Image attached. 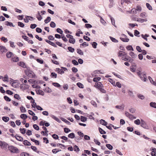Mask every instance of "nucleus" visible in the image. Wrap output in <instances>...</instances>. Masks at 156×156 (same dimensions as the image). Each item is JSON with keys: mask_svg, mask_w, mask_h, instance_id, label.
<instances>
[{"mask_svg": "<svg viewBox=\"0 0 156 156\" xmlns=\"http://www.w3.org/2000/svg\"><path fill=\"white\" fill-rule=\"evenodd\" d=\"M52 85L57 87H59L61 86V85L58 83H53Z\"/></svg>", "mask_w": 156, "mask_h": 156, "instance_id": "50", "label": "nucleus"}, {"mask_svg": "<svg viewBox=\"0 0 156 156\" xmlns=\"http://www.w3.org/2000/svg\"><path fill=\"white\" fill-rule=\"evenodd\" d=\"M77 53L80 55H83V53L82 51L80 49H77Z\"/></svg>", "mask_w": 156, "mask_h": 156, "instance_id": "41", "label": "nucleus"}, {"mask_svg": "<svg viewBox=\"0 0 156 156\" xmlns=\"http://www.w3.org/2000/svg\"><path fill=\"white\" fill-rule=\"evenodd\" d=\"M120 39L124 42H128L129 41V39L127 37L125 38H120Z\"/></svg>", "mask_w": 156, "mask_h": 156, "instance_id": "30", "label": "nucleus"}, {"mask_svg": "<svg viewBox=\"0 0 156 156\" xmlns=\"http://www.w3.org/2000/svg\"><path fill=\"white\" fill-rule=\"evenodd\" d=\"M129 55L133 58H135L137 57L136 55L133 52L130 51L129 53Z\"/></svg>", "mask_w": 156, "mask_h": 156, "instance_id": "9", "label": "nucleus"}, {"mask_svg": "<svg viewBox=\"0 0 156 156\" xmlns=\"http://www.w3.org/2000/svg\"><path fill=\"white\" fill-rule=\"evenodd\" d=\"M109 81L110 82L113 86L116 87V84L115 81L113 80L111 78H109L108 79Z\"/></svg>", "mask_w": 156, "mask_h": 156, "instance_id": "28", "label": "nucleus"}, {"mask_svg": "<svg viewBox=\"0 0 156 156\" xmlns=\"http://www.w3.org/2000/svg\"><path fill=\"white\" fill-rule=\"evenodd\" d=\"M72 63L75 65H77L78 64V62L75 59H73L72 61Z\"/></svg>", "mask_w": 156, "mask_h": 156, "instance_id": "61", "label": "nucleus"}, {"mask_svg": "<svg viewBox=\"0 0 156 156\" xmlns=\"http://www.w3.org/2000/svg\"><path fill=\"white\" fill-rule=\"evenodd\" d=\"M5 24L7 26H9L10 27H13L12 23L11 22L8 21H6L5 22Z\"/></svg>", "mask_w": 156, "mask_h": 156, "instance_id": "43", "label": "nucleus"}, {"mask_svg": "<svg viewBox=\"0 0 156 156\" xmlns=\"http://www.w3.org/2000/svg\"><path fill=\"white\" fill-rule=\"evenodd\" d=\"M121 59L125 61H128V57H127V56L126 55H125V57H122Z\"/></svg>", "mask_w": 156, "mask_h": 156, "instance_id": "52", "label": "nucleus"}, {"mask_svg": "<svg viewBox=\"0 0 156 156\" xmlns=\"http://www.w3.org/2000/svg\"><path fill=\"white\" fill-rule=\"evenodd\" d=\"M77 85L80 88H83V85L80 82L77 83Z\"/></svg>", "mask_w": 156, "mask_h": 156, "instance_id": "48", "label": "nucleus"}, {"mask_svg": "<svg viewBox=\"0 0 156 156\" xmlns=\"http://www.w3.org/2000/svg\"><path fill=\"white\" fill-rule=\"evenodd\" d=\"M124 105L123 104H122L121 105H116L115 106V108L120 110H123L124 108Z\"/></svg>", "mask_w": 156, "mask_h": 156, "instance_id": "16", "label": "nucleus"}, {"mask_svg": "<svg viewBox=\"0 0 156 156\" xmlns=\"http://www.w3.org/2000/svg\"><path fill=\"white\" fill-rule=\"evenodd\" d=\"M99 130L100 133L101 134H105L106 132L101 128H99Z\"/></svg>", "mask_w": 156, "mask_h": 156, "instance_id": "35", "label": "nucleus"}, {"mask_svg": "<svg viewBox=\"0 0 156 156\" xmlns=\"http://www.w3.org/2000/svg\"><path fill=\"white\" fill-rule=\"evenodd\" d=\"M110 39L113 42L115 43H117L118 42V41L115 38H113L112 37H110Z\"/></svg>", "mask_w": 156, "mask_h": 156, "instance_id": "51", "label": "nucleus"}, {"mask_svg": "<svg viewBox=\"0 0 156 156\" xmlns=\"http://www.w3.org/2000/svg\"><path fill=\"white\" fill-rule=\"evenodd\" d=\"M106 146L110 150H112L113 148L112 146L110 144H106Z\"/></svg>", "mask_w": 156, "mask_h": 156, "instance_id": "40", "label": "nucleus"}, {"mask_svg": "<svg viewBox=\"0 0 156 156\" xmlns=\"http://www.w3.org/2000/svg\"><path fill=\"white\" fill-rule=\"evenodd\" d=\"M61 119L62 121H63L65 122L67 124L69 125H71V123L69 122V121L67 120L66 119H65L64 118H61Z\"/></svg>", "mask_w": 156, "mask_h": 156, "instance_id": "25", "label": "nucleus"}, {"mask_svg": "<svg viewBox=\"0 0 156 156\" xmlns=\"http://www.w3.org/2000/svg\"><path fill=\"white\" fill-rule=\"evenodd\" d=\"M100 122L101 124L104 126H106L108 124L107 122L102 119H101L100 120Z\"/></svg>", "mask_w": 156, "mask_h": 156, "instance_id": "20", "label": "nucleus"}, {"mask_svg": "<svg viewBox=\"0 0 156 156\" xmlns=\"http://www.w3.org/2000/svg\"><path fill=\"white\" fill-rule=\"evenodd\" d=\"M135 124L137 125H139L141 123L139 119H137L134 121Z\"/></svg>", "mask_w": 156, "mask_h": 156, "instance_id": "38", "label": "nucleus"}, {"mask_svg": "<svg viewBox=\"0 0 156 156\" xmlns=\"http://www.w3.org/2000/svg\"><path fill=\"white\" fill-rule=\"evenodd\" d=\"M13 55L12 52L9 51L6 53V57L8 58H10Z\"/></svg>", "mask_w": 156, "mask_h": 156, "instance_id": "24", "label": "nucleus"}, {"mask_svg": "<svg viewBox=\"0 0 156 156\" xmlns=\"http://www.w3.org/2000/svg\"><path fill=\"white\" fill-rule=\"evenodd\" d=\"M126 48L128 50L134 51V49L132 46L130 45H129L126 46Z\"/></svg>", "mask_w": 156, "mask_h": 156, "instance_id": "32", "label": "nucleus"}, {"mask_svg": "<svg viewBox=\"0 0 156 156\" xmlns=\"http://www.w3.org/2000/svg\"><path fill=\"white\" fill-rule=\"evenodd\" d=\"M20 117L23 120H26L27 117V115L25 114H21L20 115Z\"/></svg>", "mask_w": 156, "mask_h": 156, "instance_id": "23", "label": "nucleus"}, {"mask_svg": "<svg viewBox=\"0 0 156 156\" xmlns=\"http://www.w3.org/2000/svg\"><path fill=\"white\" fill-rule=\"evenodd\" d=\"M51 20V18L50 17L48 16L47 18L44 20V22L46 23H47L49 22Z\"/></svg>", "mask_w": 156, "mask_h": 156, "instance_id": "37", "label": "nucleus"}, {"mask_svg": "<svg viewBox=\"0 0 156 156\" xmlns=\"http://www.w3.org/2000/svg\"><path fill=\"white\" fill-rule=\"evenodd\" d=\"M21 156H29V154L27 153L22 152L21 154Z\"/></svg>", "mask_w": 156, "mask_h": 156, "instance_id": "64", "label": "nucleus"}, {"mask_svg": "<svg viewBox=\"0 0 156 156\" xmlns=\"http://www.w3.org/2000/svg\"><path fill=\"white\" fill-rule=\"evenodd\" d=\"M140 125L142 127L146 129H149V127L147 125L146 122L143 119H141V122L140 123Z\"/></svg>", "mask_w": 156, "mask_h": 156, "instance_id": "5", "label": "nucleus"}, {"mask_svg": "<svg viewBox=\"0 0 156 156\" xmlns=\"http://www.w3.org/2000/svg\"><path fill=\"white\" fill-rule=\"evenodd\" d=\"M150 106L152 108H156V103L154 102H151L150 103Z\"/></svg>", "mask_w": 156, "mask_h": 156, "instance_id": "22", "label": "nucleus"}, {"mask_svg": "<svg viewBox=\"0 0 156 156\" xmlns=\"http://www.w3.org/2000/svg\"><path fill=\"white\" fill-rule=\"evenodd\" d=\"M74 150L75 151H80V149L76 145H75L74 147Z\"/></svg>", "mask_w": 156, "mask_h": 156, "instance_id": "42", "label": "nucleus"}, {"mask_svg": "<svg viewBox=\"0 0 156 156\" xmlns=\"http://www.w3.org/2000/svg\"><path fill=\"white\" fill-rule=\"evenodd\" d=\"M15 137L16 139L18 141H22L23 140V138L21 136H19L16 134L15 136Z\"/></svg>", "mask_w": 156, "mask_h": 156, "instance_id": "11", "label": "nucleus"}, {"mask_svg": "<svg viewBox=\"0 0 156 156\" xmlns=\"http://www.w3.org/2000/svg\"><path fill=\"white\" fill-rule=\"evenodd\" d=\"M56 71L58 72V73L62 74L64 73V71L62 69L60 68H56Z\"/></svg>", "mask_w": 156, "mask_h": 156, "instance_id": "19", "label": "nucleus"}, {"mask_svg": "<svg viewBox=\"0 0 156 156\" xmlns=\"http://www.w3.org/2000/svg\"><path fill=\"white\" fill-rule=\"evenodd\" d=\"M2 80L4 82H8L9 80L8 75H5L4 77H3Z\"/></svg>", "mask_w": 156, "mask_h": 156, "instance_id": "17", "label": "nucleus"}, {"mask_svg": "<svg viewBox=\"0 0 156 156\" xmlns=\"http://www.w3.org/2000/svg\"><path fill=\"white\" fill-rule=\"evenodd\" d=\"M109 16L110 17L111 20L112 24L114 26L115 24V21L114 19L110 15H109Z\"/></svg>", "mask_w": 156, "mask_h": 156, "instance_id": "44", "label": "nucleus"}, {"mask_svg": "<svg viewBox=\"0 0 156 156\" xmlns=\"http://www.w3.org/2000/svg\"><path fill=\"white\" fill-rule=\"evenodd\" d=\"M19 58L17 57H12V60L14 62H17L19 61Z\"/></svg>", "mask_w": 156, "mask_h": 156, "instance_id": "39", "label": "nucleus"}, {"mask_svg": "<svg viewBox=\"0 0 156 156\" xmlns=\"http://www.w3.org/2000/svg\"><path fill=\"white\" fill-rule=\"evenodd\" d=\"M68 49L70 52H73L74 51V48L71 47H68Z\"/></svg>", "mask_w": 156, "mask_h": 156, "instance_id": "49", "label": "nucleus"}, {"mask_svg": "<svg viewBox=\"0 0 156 156\" xmlns=\"http://www.w3.org/2000/svg\"><path fill=\"white\" fill-rule=\"evenodd\" d=\"M2 120L5 122H7L9 120V118L8 117L4 116L2 117Z\"/></svg>", "mask_w": 156, "mask_h": 156, "instance_id": "29", "label": "nucleus"}, {"mask_svg": "<svg viewBox=\"0 0 156 156\" xmlns=\"http://www.w3.org/2000/svg\"><path fill=\"white\" fill-rule=\"evenodd\" d=\"M138 97L141 100H143L144 99L145 97L143 95L141 94H138L137 95Z\"/></svg>", "mask_w": 156, "mask_h": 156, "instance_id": "53", "label": "nucleus"}, {"mask_svg": "<svg viewBox=\"0 0 156 156\" xmlns=\"http://www.w3.org/2000/svg\"><path fill=\"white\" fill-rule=\"evenodd\" d=\"M9 150L12 152L14 153H19V151L18 149L14 146H10L9 147Z\"/></svg>", "mask_w": 156, "mask_h": 156, "instance_id": "3", "label": "nucleus"}, {"mask_svg": "<svg viewBox=\"0 0 156 156\" xmlns=\"http://www.w3.org/2000/svg\"><path fill=\"white\" fill-rule=\"evenodd\" d=\"M7 144L5 142L0 141V146L2 148L6 147Z\"/></svg>", "mask_w": 156, "mask_h": 156, "instance_id": "10", "label": "nucleus"}, {"mask_svg": "<svg viewBox=\"0 0 156 156\" xmlns=\"http://www.w3.org/2000/svg\"><path fill=\"white\" fill-rule=\"evenodd\" d=\"M18 25L19 26L21 27H23L24 26V24L23 23L20 22H18Z\"/></svg>", "mask_w": 156, "mask_h": 156, "instance_id": "57", "label": "nucleus"}, {"mask_svg": "<svg viewBox=\"0 0 156 156\" xmlns=\"http://www.w3.org/2000/svg\"><path fill=\"white\" fill-rule=\"evenodd\" d=\"M137 75L144 82L146 81L147 80L146 74L144 73H141L139 71L137 73Z\"/></svg>", "mask_w": 156, "mask_h": 156, "instance_id": "2", "label": "nucleus"}, {"mask_svg": "<svg viewBox=\"0 0 156 156\" xmlns=\"http://www.w3.org/2000/svg\"><path fill=\"white\" fill-rule=\"evenodd\" d=\"M31 140L33 142H34L37 145H39V142L38 141L35 140L34 139L31 138Z\"/></svg>", "mask_w": 156, "mask_h": 156, "instance_id": "47", "label": "nucleus"}, {"mask_svg": "<svg viewBox=\"0 0 156 156\" xmlns=\"http://www.w3.org/2000/svg\"><path fill=\"white\" fill-rule=\"evenodd\" d=\"M31 103H32L31 106L33 108H35L36 107V106L37 105H36V103L35 102L34 100H33V101H31Z\"/></svg>", "mask_w": 156, "mask_h": 156, "instance_id": "26", "label": "nucleus"}, {"mask_svg": "<svg viewBox=\"0 0 156 156\" xmlns=\"http://www.w3.org/2000/svg\"><path fill=\"white\" fill-rule=\"evenodd\" d=\"M101 79V78L100 77H97L96 78H94L93 79V80L94 82H97L98 81H99Z\"/></svg>", "mask_w": 156, "mask_h": 156, "instance_id": "46", "label": "nucleus"}, {"mask_svg": "<svg viewBox=\"0 0 156 156\" xmlns=\"http://www.w3.org/2000/svg\"><path fill=\"white\" fill-rule=\"evenodd\" d=\"M90 103H91V104L92 105H93L94 107H97V104L95 101H94L93 100H92L91 101Z\"/></svg>", "mask_w": 156, "mask_h": 156, "instance_id": "58", "label": "nucleus"}, {"mask_svg": "<svg viewBox=\"0 0 156 156\" xmlns=\"http://www.w3.org/2000/svg\"><path fill=\"white\" fill-rule=\"evenodd\" d=\"M10 83L12 86L16 88L19 86V84L16 80H13L11 79L9 81Z\"/></svg>", "mask_w": 156, "mask_h": 156, "instance_id": "4", "label": "nucleus"}, {"mask_svg": "<svg viewBox=\"0 0 156 156\" xmlns=\"http://www.w3.org/2000/svg\"><path fill=\"white\" fill-rule=\"evenodd\" d=\"M147 21V19H143L139 18L137 20V22L142 23H143L144 22H146Z\"/></svg>", "mask_w": 156, "mask_h": 156, "instance_id": "21", "label": "nucleus"}, {"mask_svg": "<svg viewBox=\"0 0 156 156\" xmlns=\"http://www.w3.org/2000/svg\"><path fill=\"white\" fill-rule=\"evenodd\" d=\"M45 91L48 93H51V89L48 87H46L45 89Z\"/></svg>", "mask_w": 156, "mask_h": 156, "instance_id": "62", "label": "nucleus"}, {"mask_svg": "<svg viewBox=\"0 0 156 156\" xmlns=\"http://www.w3.org/2000/svg\"><path fill=\"white\" fill-rule=\"evenodd\" d=\"M97 44H98L96 42H94L92 43V45L94 48H97Z\"/></svg>", "mask_w": 156, "mask_h": 156, "instance_id": "56", "label": "nucleus"}, {"mask_svg": "<svg viewBox=\"0 0 156 156\" xmlns=\"http://www.w3.org/2000/svg\"><path fill=\"white\" fill-rule=\"evenodd\" d=\"M126 55V53L122 51H119L118 53V56L119 57H121L122 56H125V55Z\"/></svg>", "mask_w": 156, "mask_h": 156, "instance_id": "8", "label": "nucleus"}, {"mask_svg": "<svg viewBox=\"0 0 156 156\" xmlns=\"http://www.w3.org/2000/svg\"><path fill=\"white\" fill-rule=\"evenodd\" d=\"M80 119L81 121L83 122H85L87 120V118L86 117L82 116H80Z\"/></svg>", "mask_w": 156, "mask_h": 156, "instance_id": "33", "label": "nucleus"}, {"mask_svg": "<svg viewBox=\"0 0 156 156\" xmlns=\"http://www.w3.org/2000/svg\"><path fill=\"white\" fill-rule=\"evenodd\" d=\"M33 127L35 129L37 130H38L39 129V126L36 124H34L33 125Z\"/></svg>", "mask_w": 156, "mask_h": 156, "instance_id": "63", "label": "nucleus"}, {"mask_svg": "<svg viewBox=\"0 0 156 156\" xmlns=\"http://www.w3.org/2000/svg\"><path fill=\"white\" fill-rule=\"evenodd\" d=\"M20 108V109L21 112H22L24 113L26 112V108H24L23 106H21Z\"/></svg>", "mask_w": 156, "mask_h": 156, "instance_id": "34", "label": "nucleus"}, {"mask_svg": "<svg viewBox=\"0 0 156 156\" xmlns=\"http://www.w3.org/2000/svg\"><path fill=\"white\" fill-rule=\"evenodd\" d=\"M147 8L150 10H152V8L151 5L148 3H147L146 4Z\"/></svg>", "mask_w": 156, "mask_h": 156, "instance_id": "45", "label": "nucleus"}, {"mask_svg": "<svg viewBox=\"0 0 156 156\" xmlns=\"http://www.w3.org/2000/svg\"><path fill=\"white\" fill-rule=\"evenodd\" d=\"M24 72L26 75L29 77L34 78L35 76L34 73L29 68H27V69L25 70Z\"/></svg>", "mask_w": 156, "mask_h": 156, "instance_id": "1", "label": "nucleus"}, {"mask_svg": "<svg viewBox=\"0 0 156 156\" xmlns=\"http://www.w3.org/2000/svg\"><path fill=\"white\" fill-rule=\"evenodd\" d=\"M50 116L51 117L52 119H54L56 121H57V122H58L59 123H60L61 122V120L57 117H56L55 116L51 115H50Z\"/></svg>", "mask_w": 156, "mask_h": 156, "instance_id": "12", "label": "nucleus"}, {"mask_svg": "<svg viewBox=\"0 0 156 156\" xmlns=\"http://www.w3.org/2000/svg\"><path fill=\"white\" fill-rule=\"evenodd\" d=\"M18 65L23 68H27V66L25 63L23 62H20L18 63Z\"/></svg>", "mask_w": 156, "mask_h": 156, "instance_id": "15", "label": "nucleus"}, {"mask_svg": "<svg viewBox=\"0 0 156 156\" xmlns=\"http://www.w3.org/2000/svg\"><path fill=\"white\" fill-rule=\"evenodd\" d=\"M94 87L99 90L101 87H103V85L101 82H98L95 83Z\"/></svg>", "mask_w": 156, "mask_h": 156, "instance_id": "6", "label": "nucleus"}, {"mask_svg": "<svg viewBox=\"0 0 156 156\" xmlns=\"http://www.w3.org/2000/svg\"><path fill=\"white\" fill-rule=\"evenodd\" d=\"M0 51L2 53L6 52L7 50L5 47L3 46H0Z\"/></svg>", "mask_w": 156, "mask_h": 156, "instance_id": "14", "label": "nucleus"}, {"mask_svg": "<svg viewBox=\"0 0 156 156\" xmlns=\"http://www.w3.org/2000/svg\"><path fill=\"white\" fill-rule=\"evenodd\" d=\"M68 136L69 138H71L72 139H73L75 137V134L74 133H70V134H69L68 135Z\"/></svg>", "mask_w": 156, "mask_h": 156, "instance_id": "27", "label": "nucleus"}, {"mask_svg": "<svg viewBox=\"0 0 156 156\" xmlns=\"http://www.w3.org/2000/svg\"><path fill=\"white\" fill-rule=\"evenodd\" d=\"M109 4L108 5L109 7L111 8L114 5L113 0H109Z\"/></svg>", "mask_w": 156, "mask_h": 156, "instance_id": "18", "label": "nucleus"}, {"mask_svg": "<svg viewBox=\"0 0 156 156\" xmlns=\"http://www.w3.org/2000/svg\"><path fill=\"white\" fill-rule=\"evenodd\" d=\"M88 46V44H87L86 42H84L83 43L80 44V47L81 48H82L84 46Z\"/></svg>", "mask_w": 156, "mask_h": 156, "instance_id": "36", "label": "nucleus"}, {"mask_svg": "<svg viewBox=\"0 0 156 156\" xmlns=\"http://www.w3.org/2000/svg\"><path fill=\"white\" fill-rule=\"evenodd\" d=\"M36 17L39 21H41L42 19V17L40 15V12L38 11L37 12V14L36 15Z\"/></svg>", "mask_w": 156, "mask_h": 156, "instance_id": "7", "label": "nucleus"}, {"mask_svg": "<svg viewBox=\"0 0 156 156\" xmlns=\"http://www.w3.org/2000/svg\"><path fill=\"white\" fill-rule=\"evenodd\" d=\"M50 25V27L52 28L55 27L56 26L55 23L53 21H52L51 22V23Z\"/></svg>", "mask_w": 156, "mask_h": 156, "instance_id": "54", "label": "nucleus"}, {"mask_svg": "<svg viewBox=\"0 0 156 156\" xmlns=\"http://www.w3.org/2000/svg\"><path fill=\"white\" fill-rule=\"evenodd\" d=\"M45 41L47 42L49 44H50L52 45V46L55 47H57L56 45V44L54 42L47 40H46Z\"/></svg>", "mask_w": 156, "mask_h": 156, "instance_id": "13", "label": "nucleus"}, {"mask_svg": "<svg viewBox=\"0 0 156 156\" xmlns=\"http://www.w3.org/2000/svg\"><path fill=\"white\" fill-rule=\"evenodd\" d=\"M155 152H156V149L155 148H153L152 151L151 153V155H155L156 154L155 153Z\"/></svg>", "mask_w": 156, "mask_h": 156, "instance_id": "60", "label": "nucleus"}, {"mask_svg": "<svg viewBox=\"0 0 156 156\" xmlns=\"http://www.w3.org/2000/svg\"><path fill=\"white\" fill-rule=\"evenodd\" d=\"M23 144L27 146H30L31 145L30 143L27 140H24L23 141Z\"/></svg>", "mask_w": 156, "mask_h": 156, "instance_id": "31", "label": "nucleus"}, {"mask_svg": "<svg viewBox=\"0 0 156 156\" xmlns=\"http://www.w3.org/2000/svg\"><path fill=\"white\" fill-rule=\"evenodd\" d=\"M20 130L21 133L23 134H25L26 133V130L24 128H20Z\"/></svg>", "mask_w": 156, "mask_h": 156, "instance_id": "55", "label": "nucleus"}, {"mask_svg": "<svg viewBox=\"0 0 156 156\" xmlns=\"http://www.w3.org/2000/svg\"><path fill=\"white\" fill-rule=\"evenodd\" d=\"M69 42L70 43H71L72 44H74L75 42V39H69Z\"/></svg>", "mask_w": 156, "mask_h": 156, "instance_id": "59", "label": "nucleus"}]
</instances>
